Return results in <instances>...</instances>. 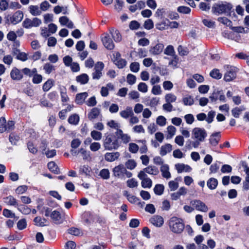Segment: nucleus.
Returning a JSON list of instances; mask_svg holds the SVG:
<instances>
[{"label":"nucleus","mask_w":249,"mask_h":249,"mask_svg":"<svg viewBox=\"0 0 249 249\" xmlns=\"http://www.w3.org/2000/svg\"><path fill=\"white\" fill-rule=\"evenodd\" d=\"M232 9L233 5L231 3L227 1H218L213 5L212 10L215 15L224 14L227 16H231L233 12V16L237 18Z\"/></svg>","instance_id":"obj_1"},{"label":"nucleus","mask_w":249,"mask_h":249,"mask_svg":"<svg viewBox=\"0 0 249 249\" xmlns=\"http://www.w3.org/2000/svg\"><path fill=\"white\" fill-rule=\"evenodd\" d=\"M170 230L175 233H180L184 229V224L181 219L174 216L169 221Z\"/></svg>","instance_id":"obj_2"},{"label":"nucleus","mask_w":249,"mask_h":249,"mask_svg":"<svg viewBox=\"0 0 249 249\" xmlns=\"http://www.w3.org/2000/svg\"><path fill=\"white\" fill-rule=\"evenodd\" d=\"M120 145V142L114 135H108L104 140V146L106 150L117 149Z\"/></svg>","instance_id":"obj_3"},{"label":"nucleus","mask_w":249,"mask_h":249,"mask_svg":"<svg viewBox=\"0 0 249 249\" xmlns=\"http://www.w3.org/2000/svg\"><path fill=\"white\" fill-rule=\"evenodd\" d=\"M23 18V13L21 11L18 10L13 15H8L5 16L6 23L16 25L20 22Z\"/></svg>","instance_id":"obj_4"},{"label":"nucleus","mask_w":249,"mask_h":249,"mask_svg":"<svg viewBox=\"0 0 249 249\" xmlns=\"http://www.w3.org/2000/svg\"><path fill=\"white\" fill-rule=\"evenodd\" d=\"M192 134L193 137L199 142H203L207 136L206 130L199 127L195 128Z\"/></svg>","instance_id":"obj_5"},{"label":"nucleus","mask_w":249,"mask_h":249,"mask_svg":"<svg viewBox=\"0 0 249 249\" xmlns=\"http://www.w3.org/2000/svg\"><path fill=\"white\" fill-rule=\"evenodd\" d=\"M105 67L104 64L101 61L97 62L94 66V71L92 73V79L99 80L102 76V71Z\"/></svg>","instance_id":"obj_6"},{"label":"nucleus","mask_w":249,"mask_h":249,"mask_svg":"<svg viewBox=\"0 0 249 249\" xmlns=\"http://www.w3.org/2000/svg\"><path fill=\"white\" fill-rule=\"evenodd\" d=\"M101 40L104 47L107 50H111L114 48V44L108 34H103L101 36Z\"/></svg>","instance_id":"obj_7"},{"label":"nucleus","mask_w":249,"mask_h":249,"mask_svg":"<svg viewBox=\"0 0 249 249\" xmlns=\"http://www.w3.org/2000/svg\"><path fill=\"white\" fill-rule=\"evenodd\" d=\"M227 71L225 73L224 79L226 82L233 80L236 76V68L232 66H227Z\"/></svg>","instance_id":"obj_8"},{"label":"nucleus","mask_w":249,"mask_h":249,"mask_svg":"<svg viewBox=\"0 0 249 249\" xmlns=\"http://www.w3.org/2000/svg\"><path fill=\"white\" fill-rule=\"evenodd\" d=\"M118 125H110V127L113 126L116 130L115 134L118 139H121L122 142L124 143H127L130 141V137L126 134L123 133V131L118 128Z\"/></svg>","instance_id":"obj_9"},{"label":"nucleus","mask_w":249,"mask_h":249,"mask_svg":"<svg viewBox=\"0 0 249 249\" xmlns=\"http://www.w3.org/2000/svg\"><path fill=\"white\" fill-rule=\"evenodd\" d=\"M191 204L196 210L203 212H207L208 210V208L207 205L202 201L200 200L195 199L191 201Z\"/></svg>","instance_id":"obj_10"},{"label":"nucleus","mask_w":249,"mask_h":249,"mask_svg":"<svg viewBox=\"0 0 249 249\" xmlns=\"http://www.w3.org/2000/svg\"><path fill=\"white\" fill-rule=\"evenodd\" d=\"M138 178L142 180V186L143 188H150L152 185L151 179L147 178L146 174L143 172H139Z\"/></svg>","instance_id":"obj_11"},{"label":"nucleus","mask_w":249,"mask_h":249,"mask_svg":"<svg viewBox=\"0 0 249 249\" xmlns=\"http://www.w3.org/2000/svg\"><path fill=\"white\" fill-rule=\"evenodd\" d=\"M12 79L15 81H20L23 78L22 70H19L16 67L13 68L10 72Z\"/></svg>","instance_id":"obj_12"},{"label":"nucleus","mask_w":249,"mask_h":249,"mask_svg":"<svg viewBox=\"0 0 249 249\" xmlns=\"http://www.w3.org/2000/svg\"><path fill=\"white\" fill-rule=\"evenodd\" d=\"M125 171V167L123 164H119L115 166L112 170L113 175L118 178L124 177V172Z\"/></svg>","instance_id":"obj_13"},{"label":"nucleus","mask_w":249,"mask_h":249,"mask_svg":"<svg viewBox=\"0 0 249 249\" xmlns=\"http://www.w3.org/2000/svg\"><path fill=\"white\" fill-rule=\"evenodd\" d=\"M163 48L164 45L162 43H157L155 46L150 47L149 52L153 55H158L161 53Z\"/></svg>","instance_id":"obj_14"},{"label":"nucleus","mask_w":249,"mask_h":249,"mask_svg":"<svg viewBox=\"0 0 249 249\" xmlns=\"http://www.w3.org/2000/svg\"><path fill=\"white\" fill-rule=\"evenodd\" d=\"M101 116V110L98 107L92 108L88 114V118L90 120H92L98 118Z\"/></svg>","instance_id":"obj_15"},{"label":"nucleus","mask_w":249,"mask_h":249,"mask_svg":"<svg viewBox=\"0 0 249 249\" xmlns=\"http://www.w3.org/2000/svg\"><path fill=\"white\" fill-rule=\"evenodd\" d=\"M221 138L220 132H217L212 134L210 136L209 142L213 146L218 144Z\"/></svg>","instance_id":"obj_16"},{"label":"nucleus","mask_w":249,"mask_h":249,"mask_svg":"<svg viewBox=\"0 0 249 249\" xmlns=\"http://www.w3.org/2000/svg\"><path fill=\"white\" fill-rule=\"evenodd\" d=\"M150 222L152 225L157 227H160L162 226L164 221L161 216L155 215L150 218Z\"/></svg>","instance_id":"obj_17"},{"label":"nucleus","mask_w":249,"mask_h":249,"mask_svg":"<svg viewBox=\"0 0 249 249\" xmlns=\"http://www.w3.org/2000/svg\"><path fill=\"white\" fill-rule=\"evenodd\" d=\"M120 154L118 152L107 153L105 155V160L108 162H112L117 160Z\"/></svg>","instance_id":"obj_18"},{"label":"nucleus","mask_w":249,"mask_h":249,"mask_svg":"<svg viewBox=\"0 0 249 249\" xmlns=\"http://www.w3.org/2000/svg\"><path fill=\"white\" fill-rule=\"evenodd\" d=\"M140 172H143L144 174H148L152 175H157L159 174V171L157 167L154 166H148L144 168Z\"/></svg>","instance_id":"obj_19"},{"label":"nucleus","mask_w":249,"mask_h":249,"mask_svg":"<svg viewBox=\"0 0 249 249\" xmlns=\"http://www.w3.org/2000/svg\"><path fill=\"white\" fill-rule=\"evenodd\" d=\"M50 217L53 221L57 224L62 223V217L60 213L56 210L53 211L50 214Z\"/></svg>","instance_id":"obj_20"},{"label":"nucleus","mask_w":249,"mask_h":249,"mask_svg":"<svg viewBox=\"0 0 249 249\" xmlns=\"http://www.w3.org/2000/svg\"><path fill=\"white\" fill-rule=\"evenodd\" d=\"M180 177L177 178L173 180H171L168 182V186L171 191L176 190L179 186V181H181Z\"/></svg>","instance_id":"obj_21"},{"label":"nucleus","mask_w":249,"mask_h":249,"mask_svg":"<svg viewBox=\"0 0 249 249\" xmlns=\"http://www.w3.org/2000/svg\"><path fill=\"white\" fill-rule=\"evenodd\" d=\"M172 150V146L170 143L165 144L161 146L160 154L164 156L166 155L167 153H170Z\"/></svg>","instance_id":"obj_22"},{"label":"nucleus","mask_w":249,"mask_h":249,"mask_svg":"<svg viewBox=\"0 0 249 249\" xmlns=\"http://www.w3.org/2000/svg\"><path fill=\"white\" fill-rule=\"evenodd\" d=\"M176 168L178 171V173H181L183 171L185 172H190L192 170L191 167L188 165H185L182 163H178L175 165Z\"/></svg>","instance_id":"obj_23"},{"label":"nucleus","mask_w":249,"mask_h":249,"mask_svg":"<svg viewBox=\"0 0 249 249\" xmlns=\"http://www.w3.org/2000/svg\"><path fill=\"white\" fill-rule=\"evenodd\" d=\"M169 169V166L167 164H162L160 167V171L162 177L167 179L170 178L171 177Z\"/></svg>","instance_id":"obj_24"},{"label":"nucleus","mask_w":249,"mask_h":249,"mask_svg":"<svg viewBox=\"0 0 249 249\" xmlns=\"http://www.w3.org/2000/svg\"><path fill=\"white\" fill-rule=\"evenodd\" d=\"M76 80L81 85L87 84L89 80V77L87 74L82 73L76 77Z\"/></svg>","instance_id":"obj_25"},{"label":"nucleus","mask_w":249,"mask_h":249,"mask_svg":"<svg viewBox=\"0 0 249 249\" xmlns=\"http://www.w3.org/2000/svg\"><path fill=\"white\" fill-rule=\"evenodd\" d=\"M88 94L86 92L77 94L75 97V102L79 105L82 104L88 97Z\"/></svg>","instance_id":"obj_26"},{"label":"nucleus","mask_w":249,"mask_h":249,"mask_svg":"<svg viewBox=\"0 0 249 249\" xmlns=\"http://www.w3.org/2000/svg\"><path fill=\"white\" fill-rule=\"evenodd\" d=\"M110 33L115 42H119L121 41L122 36L118 30L112 29L110 30Z\"/></svg>","instance_id":"obj_27"},{"label":"nucleus","mask_w":249,"mask_h":249,"mask_svg":"<svg viewBox=\"0 0 249 249\" xmlns=\"http://www.w3.org/2000/svg\"><path fill=\"white\" fill-rule=\"evenodd\" d=\"M4 202L8 205L13 206L17 208L18 205L16 199L12 196L4 198Z\"/></svg>","instance_id":"obj_28"},{"label":"nucleus","mask_w":249,"mask_h":249,"mask_svg":"<svg viewBox=\"0 0 249 249\" xmlns=\"http://www.w3.org/2000/svg\"><path fill=\"white\" fill-rule=\"evenodd\" d=\"M29 10L31 14L34 16H39L41 14V11L37 5H30Z\"/></svg>","instance_id":"obj_29"},{"label":"nucleus","mask_w":249,"mask_h":249,"mask_svg":"<svg viewBox=\"0 0 249 249\" xmlns=\"http://www.w3.org/2000/svg\"><path fill=\"white\" fill-rule=\"evenodd\" d=\"M218 185V180L217 179L211 178H209L207 182V185L211 190L215 189Z\"/></svg>","instance_id":"obj_30"},{"label":"nucleus","mask_w":249,"mask_h":249,"mask_svg":"<svg viewBox=\"0 0 249 249\" xmlns=\"http://www.w3.org/2000/svg\"><path fill=\"white\" fill-rule=\"evenodd\" d=\"M121 117L124 118H128L133 115V112L131 107H127L125 110H123L120 112Z\"/></svg>","instance_id":"obj_31"},{"label":"nucleus","mask_w":249,"mask_h":249,"mask_svg":"<svg viewBox=\"0 0 249 249\" xmlns=\"http://www.w3.org/2000/svg\"><path fill=\"white\" fill-rule=\"evenodd\" d=\"M60 95L61 98V101L62 102H67L68 101L69 98L68 97L67 92L66 89L65 87L62 86L60 87Z\"/></svg>","instance_id":"obj_32"},{"label":"nucleus","mask_w":249,"mask_h":249,"mask_svg":"<svg viewBox=\"0 0 249 249\" xmlns=\"http://www.w3.org/2000/svg\"><path fill=\"white\" fill-rule=\"evenodd\" d=\"M22 72L24 75L31 77L37 72V69L36 68H33L32 70H30L28 68H25L22 70Z\"/></svg>","instance_id":"obj_33"},{"label":"nucleus","mask_w":249,"mask_h":249,"mask_svg":"<svg viewBox=\"0 0 249 249\" xmlns=\"http://www.w3.org/2000/svg\"><path fill=\"white\" fill-rule=\"evenodd\" d=\"M48 167L51 171L55 174H58L60 173L58 166L53 161L49 162L48 163Z\"/></svg>","instance_id":"obj_34"},{"label":"nucleus","mask_w":249,"mask_h":249,"mask_svg":"<svg viewBox=\"0 0 249 249\" xmlns=\"http://www.w3.org/2000/svg\"><path fill=\"white\" fill-rule=\"evenodd\" d=\"M53 80L49 79L46 82H45L42 86V89L44 91H48L53 85Z\"/></svg>","instance_id":"obj_35"},{"label":"nucleus","mask_w":249,"mask_h":249,"mask_svg":"<svg viewBox=\"0 0 249 249\" xmlns=\"http://www.w3.org/2000/svg\"><path fill=\"white\" fill-rule=\"evenodd\" d=\"M18 210L24 214H28L31 212V209L28 206L23 205H18Z\"/></svg>","instance_id":"obj_36"},{"label":"nucleus","mask_w":249,"mask_h":249,"mask_svg":"<svg viewBox=\"0 0 249 249\" xmlns=\"http://www.w3.org/2000/svg\"><path fill=\"white\" fill-rule=\"evenodd\" d=\"M79 121V116L77 114L71 115L68 119V122L71 124H77Z\"/></svg>","instance_id":"obj_37"},{"label":"nucleus","mask_w":249,"mask_h":249,"mask_svg":"<svg viewBox=\"0 0 249 249\" xmlns=\"http://www.w3.org/2000/svg\"><path fill=\"white\" fill-rule=\"evenodd\" d=\"M43 70L47 74H50L53 71H55V66L50 63H45L43 66Z\"/></svg>","instance_id":"obj_38"},{"label":"nucleus","mask_w":249,"mask_h":249,"mask_svg":"<svg viewBox=\"0 0 249 249\" xmlns=\"http://www.w3.org/2000/svg\"><path fill=\"white\" fill-rule=\"evenodd\" d=\"M168 25V24L167 23L166 18H165L161 22L157 23L156 24V28L160 31H162L167 29Z\"/></svg>","instance_id":"obj_39"},{"label":"nucleus","mask_w":249,"mask_h":249,"mask_svg":"<svg viewBox=\"0 0 249 249\" xmlns=\"http://www.w3.org/2000/svg\"><path fill=\"white\" fill-rule=\"evenodd\" d=\"M220 93V90L215 89L212 94L210 96V99L212 102H216L218 99Z\"/></svg>","instance_id":"obj_40"},{"label":"nucleus","mask_w":249,"mask_h":249,"mask_svg":"<svg viewBox=\"0 0 249 249\" xmlns=\"http://www.w3.org/2000/svg\"><path fill=\"white\" fill-rule=\"evenodd\" d=\"M217 20L223 24L230 27V29H231L232 27V22L228 18L226 17H219L218 18Z\"/></svg>","instance_id":"obj_41"},{"label":"nucleus","mask_w":249,"mask_h":249,"mask_svg":"<svg viewBox=\"0 0 249 249\" xmlns=\"http://www.w3.org/2000/svg\"><path fill=\"white\" fill-rule=\"evenodd\" d=\"M182 102L185 106H192L194 104V101L191 96L188 95L182 98Z\"/></svg>","instance_id":"obj_42"},{"label":"nucleus","mask_w":249,"mask_h":249,"mask_svg":"<svg viewBox=\"0 0 249 249\" xmlns=\"http://www.w3.org/2000/svg\"><path fill=\"white\" fill-rule=\"evenodd\" d=\"M177 97L173 93L166 94L165 96V100L166 103H173L176 101Z\"/></svg>","instance_id":"obj_43"},{"label":"nucleus","mask_w":249,"mask_h":249,"mask_svg":"<svg viewBox=\"0 0 249 249\" xmlns=\"http://www.w3.org/2000/svg\"><path fill=\"white\" fill-rule=\"evenodd\" d=\"M99 175L104 179H108L110 177L109 171L108 169H103L100 171Z\"/></svg>","instance_id":"obj_44"},{"label":"nucleus","mask_w":249,"mask_h":249,"mask_svg":"<svg viewBox=\"0 0 249 249\" xmlns=\"http://www.w3.org/2000/svg\"><path fill=\"white\" fill-rule=\"evenodd\" d=\"M177 11L178 12L181 14H188L191 12V9L189 7L180 6L178 7Z\"/></svg>","instance_id":"obj_45"},{"label":"nucleus","mask_w":249,"mask_h":249,"mask_svg":"<svg viewBox=\"0 0 249 249\" xmlns=\"http://www.w3.org/2000/svg\"><path fill=\"white\" fill-rule=\"evenodd\" d=\"M41 55L42 53L40 51H36L32 54L29 55V59L36 61L39 60L41 58Z\"/></svg>","instance_id":"obj_46"},{"label":"nucleus","mask_w":249,"mask_h":249,"mask_svg":"<svg viewBox=\"0 0 249 249\" xmlns=\"http://www.w3.org/2000/svg\"><path fill=\"white\" fill-rule=\"evenodd\" d=\"M210 76L216 79H220L222 77V74L219 72V70L218 69H213L212 70L210 73Z\"/></svg>","instance_id":"obj_47"},{"label":"nucleus","mask_w":249,"mask_h":249,"mask_svg":"<svg viewBox=\"0 0 249 249\" xmlns=\"http://www.w3.org/2000/svg\"><path fill=\"white\" fill-rule=\"evenodd\" d=\"M164 191V186L161 184L156 185L154 188V193L157 195H161L163 194Z\"/></svg>","instance_id":"obj_48"},{"label":"nucleus","mask_w":249,"mask_h":249,"mask_svg":"<svg viewBox=\"0 0 249 249\" xmlns=\"http://www.w3.org/2000/svg\"><path fill=\"white\" fill-rule=\"evenodd\" d=\"M125 165L127 169L133 170L136 167L137 163L134 160H129L125 162Z\"/></svg>","instance_id":"obj_49"},{"label":"nucleus","mask_w":249,"mask_h":249,"mask_svg":"<svg viewBox=\"0 0 249 249\" xmlns=\"http://www.w3.org/2000/svg\"><path fill=\"white\" fill-rule=\"evenodd\" d=\"M114 63L119 69L124 68L126 65V61L124 59H120L117 61H114Z\"/></svg>","instance_id":"obj_50"},{"label":"nucleus","mask_w":249,"mask_h":249,"mask_svg":"<svg viewBox=\"0 0 249 249\" xmlns=\"http://www.w3.org/2000/svg\"><path fill=\"white\" fill-rule=\"evenodd\" d=\"M42 81V76L38 74L37 72L33 76L32 82L34 84H38L40 83Z\"/></svg>","instance_id":"obj_51"},{"label":"nucleus","mask_w":249,"mask_h":249,"mask_svg":"<svg viewBox=\"0 0 249 249\" xmlns=\"http://www.w3.org/2000/svg\"><path fill=\"white\" fill-rule=\"evenodd\" d=\"M221 162L216 161V162L212 164L210 167V171L211 173H215L217 172L220 167Z\"/></svg>","instance_id":"obj_52"},{"label":"nucleus","mask_w":249,"mask_h":249,"mask_svg":"<svg viewBox=\"0 0 249 249\" xmlns=\"http://www.w3.org/2000/svg\"><path fill=\"white\" fill-rule=\"evenodd\" d=\"M144 28L146 30H150L154 27V23L151 19H148L146 20L143 25Z\"/></svg>","instance_id":"obj_53"},{"label":"nucleus","mask_w":249,"mask_h":249,"mask_svg":"<svg viewBox=\"0 0 249 249\" xmlns=\"http://www.w3.org/2000/svg\"><path fill=\"white\" fill-rule=\"evenodd\" d=\"M130 70L133 72H137L140 70V64L138 62H132L130 65Z\"/></svg>","instance_id":"obj_54"},{"label":"nucleus","mask_w":249,"mask_h":249,"mask_svg":"<svg viewBox=\"0 0 249 249\" xmlns=\"http://www.w3.org/2000/svg\"><path fill=\"white\" fill-rule=\"evenodd\" d=\"M90 172V168L88 165L81 166L80 167L79 172L80 174L88 175Z\"/></svg>","instance_id":"obj_55"},{"label":"nucleus","mask_w":249,"mask_h":249,"mask_svg":"<svg viewBox=\"0 0 249 249\" xmlns=\"http://www.w3.org/2000/svg\"><path fill=\"white\" fill-rule=\"evenodd\" d=\"M68 232L70 234L75 236H79L82 234V232L80 230V229L74 227H72L69 229Z\"/></svg>","instance_id":"obj_56"},{"label":"nucleus","mask_w":249,"mask_h":249,"mask_svg":"<svg viewBox=\"0 0 249 249\" xmlns=\"http://www.w3.org/2000/svg\"><path fill=\"white\" fill-rule=\"evenodd\" d=\"M22 26L26 29L33 27L32 20L28 18H26L22 22Z\"/></svg>","instance_id":"obj_57"},{"label":"nucleus","mask_w":249,"mask_h":249,"mask_svg":"<svg viewBox=\"0 0 249 249\" xmlns=\"http://www.w3.org/2000/svg\"><path fill=\"white\" fill-rule=\"evenodd\" d=\"M34 222L37 226L43 227L45 226V223L46 222V220L45 219H42L40 217H36L34 219Z\"/></svg>","instance_id":"obj_58"},{"label":"nucleus","mask_w":249,"mask_h":249,"mask_svg":"<svg viewBox=\"0 0 249 249\" xmlns=\"http://www.w3.org/2000/svg\"><path fill=\"white\" fill-rule=\"evenodd\" d=\"M138 89L143 93H145L148 90L147 85L143 82H141L138 86Z\"/></svg>","instance_id":"obj_59"},{"label":"nucleus","mask_w":249,"mask_h":249,"mask_svg":"<svg viewBox=\"0 0 249 249\" xmlns=\"http://www.w3.org/2000/svg\"><path fill=\"white\" fill-rule=\"evenodd\" d=\"M176 129L173 125H169L167 127V132L168 133V135L167 136V138H171L176 133Z\"/></svg>","instance_id":"obj_60"},{"label":"nucleus","mask_w":249,"mask_h":249,"mask_svg":"<svg viewBox=\"0 0 249 249\" xmlns=\"http://www.w3.org/2000/svg\"><path fill=\"white\" fill-rule=\"evenodd\" d=\"M127 82L131 85L134 84L136 81V77L132 74H128L126 77Z\"/></svg>","instance_id":"obj_61"},{"label":"nucleus","mask_w":249,"mask_h":249,"mask_svg":"<svg viewBox=\"0 0 249 249\" xmlns=\"http://www.w3.org/2000/svg\"><path fill=\"white\" fill-rule=\"evenodd\" d=\"M162 86L165 90H171L173 88V84L170 81H165Z\"/></svg>","instance_id":"obj_62"},{"label":"nucleus","mask_w":249,"mask_h":249,"mask_svg":"<svg viewBox=\"0 0 249 249\" xmlns=\"http://www.w3.org/2000/svg\"><path fill=\"white\" fill-rule=\"evenodd\" d=\"M17 37L16 33L13 31H10L7 35V38L8 40L15 41Z\"/></svg>","instance_id":"obj_63"},{"label":"nucleus","mask_w":249,"mask_h":249,"mask_svg":"<svg viewBox=\"0 0 249 249\" xmlns=\"http://www.w3.org/2000/svg\"><path fill=\"white\" fill-rule=\"evenodd\" d=\"M91 136L94 140L98 141L102 138V133L97 131L93 130L91 132Z\"/></svg>","instance_id":"obj_64"}]
</instances>
